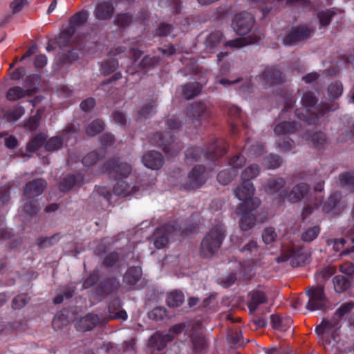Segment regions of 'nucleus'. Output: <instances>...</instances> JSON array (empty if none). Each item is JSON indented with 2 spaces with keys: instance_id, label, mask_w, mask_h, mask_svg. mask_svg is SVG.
I'll list each match as a JSON object with an SVG mask.
<instances>
[{
  "instance_id": "nucleus-27",
  "label": "nucleus",
  "mask_w": 354,
  "mask_h": 354,
  "mask_svg": "<svg viewBox=\"0 0 354 354\" xmlns=\"http://www.w3.org/2000/svg\"><path fill=\"white\" fill-rule=\"evenodd\" d=\"M270 319L273 328L281 331L286 330L292 324V319L289 316L283 317L279 315H272Z\"/></svg>"
},
{
  "instance_id": "nucleus-2",
  "label": "nucleus",
  "mask_w": 354,
  "mask_h": 354,
  "mask_svg": "<svg viewBox=\"0 0 354 354\" xmlns=\"http://www.w3.org/2000/svg\"><path fill=\"white\" fill-rule=\"evenodd\" d=\"M103 170L111 179L117 181L113 188L115 195L126 196L131 193L133 187L125 180L131 173V165L121 162L117 158H112L104 162Z\"/></svg>"
},
{
  "instance_id": "nucleus-25",
  "label": "nucleus",
  "mask_w": 354,
  "mask_h": 354,
  "mask_svg": "<svg viewBox=\"0 0 354 354\" xmlns=\"http://www.w3.org/2000/svg\"><path fill=\"white\" fill-rule=\"evenodd\" d=\"M170 342H171L170 335L156 332L150 337L149 346L153 350L162 351Z\"/></svg>"
},
{
  "instance_id": "nucleus-34",
  "label": "nucleus",
  "mask_w": 354,
  "mask_h": 354,
  "mask_svg": "<svg viewBox=\"0 0 354 354\" xmlns=\"http://www.w3.org/2000/svg\"><path fill=\"white\" fill-rule=\"evenodd\" d=\"M223 34L220 30H214L210 32L206 37L204 44L207 49H214L221 42Z\"/></svg>"
},
{
  "instance_id": "nucleus-51",
  "label": "nucleus",
  "mask_w": 354,
  "mask_h": 354,
  "mask_svg": "<svg viewBox=\"0 0 354 354\" xmlns=\"http://www.w3.org/2000/svg\"><path fill=\"white\" fill-rule=\"evenodd\" d=\"M88 17V12L86 10L78 12L73 15L70 19V24L75 27L85 24Z\"/></svg>"
},
{
  "instance_id": "nucleus-44",
  "label": "nucleus",
  "mask_w": 354,
  "mask_h": 354,
  "mask_svg": "<svg viewBox=\"0 0 354 354\" xmlns=\"http://www.w3.org/2000/svg\"><path fill=\"white\" fill-rule=\"evenodd\" d=\"M339 179L342 187L354 192V172L346 171L339 174Z\"/></svg>"
},
{
  "instance_id": "nucleus-63",
  "label": "nucleus",
  "mask_w": 354,
  "mask_h": 354,
  "mask_svg": "<svg viewBox=\"0 0 354 354\" xmlns=\"http://www.w3.org/2000/svg\"><path fill=\"white\" fill-rule=\"evenodd\" d=\"M156 112V102L151 101L143 106L139 111L140 118H147Z\"/></svg>"
},
{
  "instance_id": "nucleus-52",
  "label": "nucleus",
  "mask_w": 354,
  "mask_h": 354,
  "mask_svg": "<svg viewBox=\"0 0 354 354\" xmlns=\"http://www.w3.org/2000/svg\"><path fill=\"white\" fill-rule=\"evenodd\" d=\"M118 68V62L115 59H109L104 62L101 65V71L104 75L115 72Z\"/></svg>"
},
{
  "instance_id": "nucleus-56",
  "label": "nucleus",
  "mask_w": 354,
  "mask_h": 354,
  "mask_svg": "<svg viewBox=\"0 0 354 354\" xmlns=\"http://www.w3.org/2000/svg\"><path fill=\"white\" fill-rule=\"evenodd\" d=\"M320 232L319 226H313L308 228L301 234V240L306 242H310L315 239Z\"/></svg>"
},
{
  "instance_id": "nucleus-17",
  "label": "nucleus",
  "mask_w": 354,
  "mask_h": 354,
  "mask_svg": "<svg viewBox=\"0 0 354 354\" xmlns=\"http://www.w3.org/2000/svg\"><path fill=\"white\" fill-rule=\"evenodd\" d=\"M247 306L250 313H254L259 306L268 302L266 294L260 290H252L248 293Z\"/></svg>"
},
{
  "instance_id": "nucleus-58",
  "label": "nucleus",
  "mask_w": 354,
  "mask_h": 354,
  "mask_svg": "<svg viewBox=\"0 0 354 354\" xmlns=\"http://www.w3.org/2000/svg\"><path fill=\"white\" fill-rule=\"evenodd\" d=\"M160 5L169 7L173 14L180 13L182 9L181 0H160Z\"/></svg>"
},
{
  "instance_id": "nucleus-5",
  "label": "nucleus",
  "mask_w": 354,
  "mask_h": 354,
  "mask_svg": "<svg viewBox=\"0 0 354 354\" xmlns=\"http://www.w3.org/2000/svg\"><path fill=\"white\" fill-rule=\"evenodd\" d=\"M225 237V230L223 224L213 226L201 243V256L203 258H211L220 249Z\"/></svg>"
},
{
  "instance_id": "nucleus-14",
  "label": "nucleus",
  "mask_w": 354,
  "mask_h": 354,
  "mask_svg": "<svg viewBox=\"0 0 354 354\" xmlns=\"http://www.w3.org/2000/svg\"><path fill=\"white\" fill-rule=\"evenodd\" d=\"M76 129L73 125L68 126L62 132L61 136H57L46 140L44 149L46 151H55L62 148L64 139H69L71 137H75Z\"/></svg>"
},
{
  "instance_id": "nucleus-61",
  "label": "nucleus",
  "mask_w": 354,
  "mask_h": 354,
  "mask_svg": "<svg viewBox=\"0 0 354 354\" xmlns=\"http://www.w3.org/2000/svg\"><path fill=\"white\" fill-rule=\"evenodd\" d=\"M59 234H55L49 237H41L38 241L39 248H47L53 245L59 241Z\"/></svg>"
},
{
  "instance_id": "nucleus-57",
  "label": "nucleus",
  "mask_w": 354,
  "mask_h": 354,
  "mask_svg": "<svg viewBox=\"0 0 354 354\" xmlns=\"http://www.w3.org/2000/svg\"><path fill=\"white\" fill-rule=\"evenodd\" d=\"M30 298L26 294L17 295L12 301V307L15 310H19L24 307L30 301Z\"/></svg>"
},
{
  "instance_id": "nucleus-40",
  "label": "nucleus",
  "mask_w": 354,
  "mask_h": 354,
  "mask_svg": "<svg viewBox=\"0 0 354 354\" xmlns=\"http://www.w3.org/2000/svg\"><path fill=\"white\" fill-rule=\"evenodd\" d=\"M104 122L101 119H95L86 127V133L88 136H95L104 129Z\"/></svg>"
},
{
  "instance_id": "nucleus-35",
  "label": "nucleus",
  "mask_w": 354,
  "mask_h": 354,
  "mask_svg": "<svg viewBox=\"0 0 354 354\" xmlns=\"http://www.w3.org/2000/svg\"><path fill=\"white\" fill-rule=\"evenodd\" d=\"M243 150L246 151L249 157L256 158L263 153L264 146L258 142H255V143L252 144L251 142L247 141L245 144Z\"/></svg>"
},
{
  "instance_id": "nucleus-12",
  "label": "nucleus",
  "mask_w": 354,
  "mask_h": 354,
  "mask_svg": "<svg viewBox=\"0 0 354 354\" xmlns=\"http://www.w3.org/2000/svg\"><path fill=\"white\" fill-rule=\"evenodd\" d=\"M205 173V166L201 165L194 166L188 174V181L180 186V189L190 191L201 187L206 182Z\"/></svg>"
},
{
  "instance_id": "nucleus-4",
  "label": "nucleus",
  "mask_w": 354,
  "mask_h": 354,
  "mask_svg": "<svg viewBox=\"0 0 354 354\" xmlns=\"http://www.w3.org/2000/svg\"><path fill=\"white\" fill-rule=\"evenodd\" d=\"M228 145L227 142L221 138H216L206 149L199 147H191L185 151V158L192 161H198L202 157L205 160L216 161L223 156L227 151Z\"/></svg>"
},
{
  "instance_id": "nucleus-53",
  "label": "nucleus",
  "mask_w": 354,
  "mask_h": 354,
  "mask_svg": "<svg viewBox=\"0 0 354 354\" xmlns=\"http://www.w3.org/2000/svg\"><path fill=\"white\" fill-rule=\"evenodd\" d=\"M101 148L99 149L102 153L106 154V149L111 147L115 142V137L112 133H105L102 134L100 139Z\"/></svg>"
},
{
  "instance_id": "nucleus-15",
  "label": "nucleus",
  "mask_w": 354,
  "mask_h": 354,
  "mask_svg": "<svg viewBox=\"0 0 354 354\" xmlns=\"http://www.w3.org/2000/svg\"><path fill=\"white\" fill-rule=\"evenodd\" d=\"M263 86L266 88L281 84L284 82V75L278 68L268 66L261 73Z\"/></svg>"
},
{
  "instance_id": "nucleus-19",
  "label": "nucleus",
  "mask_w": 354,
  "mask_h": 354,
  "mask_svg": "<svg viewBox=\"0 0 354 354\" xmlns=\"http://www.w3.org/2000/svg\"><path fill=\"white\" fill-rule=\"evenodd\" d=\"M114 13L115 7L108 1L97 3L93 12L95 19L99 21H108L112 18Z\"/></svg>"
},
{
  "instance_id": "nucleus-33",
  "label": "nucleus",
  "mask_w": 354,
  "mask_h": 354,
  "mask_svg": "<svg viewBox=\"0 0 354 354\" xmlns=\"http://www.w3.org/2000/svg\"><path fill=\"white\" fill-rule=\"evenodd\" d=\"M239 250L246 258L251 260L257 258L259 254V247L257 242L254 240L250 241L240 248Z\"/></svg>"
},
{
  "instance_id": "nucleus-31",
  "label": "nucleus",
  "mask_w": 354,
  "mask_h": 354,
  "mask_svg": "<svg viewBox=\"0 0 354 354\" xmlns=\"http://www.w3.org/2000/svg\"><path fill=\"white\" fill-rule=\"evenodd\" d=\"M82 178L80 176L68 175L64 177L59 184V190L62 192H67L70 191L74 186L80 185V182Z\"/></svg>"
},
{
  "instance_id": "nucleus-48",
  "label": "nucleus",
  "mask_w": 354,
  "mask_h": 354,
  "mask_svg": "<svg viewBox=\"0 0 354 354\" xmlns=\"http://www.w3.org/2000/svg\"><path fill=\"white\" fill-rule=\"evenodd\" d=\"M41 76L37 73L26 75L23 80V84L26 88H34L35 93L37 91V86L40 83Z\"/></svg>"
},
{
  "instance_id": "nucleus-60",
  "label": "nucleus",
  "mask_w": 354,
  "mask_h": 354,
  "mask_svg": "<svg viewBox=\"0 0 354 354\" xmlns=\"http://www.w3.org/2000/svg\"><path fill=\"white\" fill-rule=\"evenodd\" d=\"M100 278V271L94 270L88 277L86 278L83 283V288L88 289L97 284Z\"/></svg>"
},
{
  "instance_id": "nucleus-49",
  "label": "nucleus",
  "mask_w": 354,
  "mask_h": 354,
  "mask_svg": "<svg viewBox=\"0 0 354 354\" xmlns=\"http://www.w3.org/2000/svg\"><path fill=\"white\" fill-rule=\"evenodd\" d=\"M343 93V85L339 81L331 82L328 86V96L332 99L339 98Z\"/></svg>"
},
{
  "instance_id": "nucleus-7",
  "label": "nucleus",
  "mask_w": 354,
  "mask_h": 354,
  "mask_svg": "<svg viewBox=\"0 0 354 354\" xmlns=\"http://www.w3.org/2000/svg\"><path fill=\"white\" fill-rule=\"evenodd\" d=\"M254 191L255 189L252 182H242L237 187L235 195L239 200L243 201L239 205V209L250 207V210H255L260 205L261 201L258 198L253 197Z\"/></svg>"
},
{
  "instance_id": "nucleus-23",
  "label": "nucleus",
  "mask_w": 354,
  "mask_h": 354,
  "mask_svg": "<svg viewBox=\"0 0 354 354\" xmlns=\"http://www.w3.org/2000/svg\"><path fill=\"white\" fill-rule=\"evenodd\" d=\"M253 211L250 207H245L243 209H239L237 207V214L240 216L239 226L242 230H249L254 225L256 217L252 213Z\"/></svg>"
},
{
  "instance_id": "nucleus-3",
  "label": "nucleus",
  "mask_w": 354,
  "mask_h": 354,
  "mask_svg": "<svg viewBox=\"0 0 354 354\" xmlns=\"http://www.w3.org/2000/svg\"><path fill=\"white\" fill-rule=\"evenodd\" d=\"M166 131L164 133L156 132L150 138V142L160 147L171 156H175L182 149V145L176 142L174 133L178 132L182 124L176 118L168 119L166 122Z\"/></svg>"
},
{
  "instance_id": "nucleus-54",
  "label": "nucleus",
  "mask_w": 354,
  "mask_h": 354,
  "mask_svg": "<svg viewBox=\"0 0 354 354\" xmlns=\"http://www.w3.org/2000/svg\"><path fill=\"white\" fill-rule=\"evenodd\" d=\"M335 15V12L330 9L319 12L317 13V17L319 19L320 25L325 27L328 26Z\"/></svg>"
},
{
  "instance_id": "nucleus-24",
  "label": "nucleus",
  "mask_w": 354,
  "mask_h": 354,
  "mask_svg": "<svg viewBox=\"0 0 354 354\" xmlns=\"http://www.w3.org/2000/svg\"><path fill=\"white\" fill-rule=\"evenodd\" d=\"M100 324V317L97 315L88 313L77 321L75 327L80 331H88Z\"/></svg>"
},
{
  "instance_id": "nucleus-26",
  "label": "nucleus",
  "mask_w": 354,
  "mask_h": 354,
  "mask_svg": "<svg viewBox=\"0 0 354 354\" xmlns=\"http://www.w3.org/2000/svg\"><path fill=\"white\" fill-rule=\"evenodd\" d=\"M35 93L34 88H24L16 86L10 88L6 95V99L9 101L15 102L26 96H32Z\"/></svg>"
},
{
  "instance_id": "nucleus-43",
  "label": "nucleus",
  "mask_w": 354,
  "mask_h": 354,
  "mask_svg": "<svg viewBox=\"0 0 354 354\" xmlns=\"http://www.w3.org/2000/svg\"><path fill=\"white\" fill-rule=\"evenodd\" d=\"M104 156V152L102 153L99 149L93 150L82 158V164L88 167H91Z\"/></svg>"
},
{
  "instance_id": "nucleus-9",
  "label": "nucleus",
  "mask_w": 354,
  "mask_h": 354,
  "mask_svg": "<svg viewBox=\"0 0 354 354\" xmlns=\"http://www.w3.org/2000/svg\"><path fill=\"white\" fill-rule=\"evenodd\" d=\"M179 230L176 221L168 222L156 229L153 232V245L158 250L164 248L169 243L171 236Z\"/></svg>"
},
{
  "instance_id": "nucleus-39",
  "label": "nucleus",
  "mask_w": 354,
  "mask_h": 354,
  "mask_svg": "<svg viewBox=\"0 0 354 354\" xmlns=\"http://www.w3.org/2000/svg\"><path fill=\"white\" fill-rule=\"evenodd\" d=\"M201 91V86L196 82L187 83L183 86V94L187 99H192L198 95Z\"/></svg>"
},
{
  "instance_id": "nucleus-59",
  "label": "nucleus",
  "mask_w": 354,
  "mask_h": 354,
  "mask_svg": "<svg viewBox=\"0 0 354 354\" xmlns=\"http://www.w3.org/2000/svg\"><path fill=\"white\" fill-rule=\"evenodd\" d=\"M67 324V317L65 316L62 313H57L52 321V326L55 330L62 329L64 326H66Z\"/></svg>"
},
{
  "instance_id": "nucleus-42",
  "label": "nucleus",
  "mask_w": 354,
  "mask_h": 354,
  "mask_svg": "<svg viewBox=\"0 0 354 354\" xmlns=\"http://www.w3.org/2000/svg\"><path fill=\"white\" fill-rule=\"evenodd\" d=\"M260 173V167L257 164H252L247 167L241 173L243 182H251Z\"/></svg>"
},
{
  "instance_id": "nucleus-22",
  "label": "nucleus",
  "mask_w": 354,
  "mask_h": 354,
  "mask_svg": "<svg viewBox=\"0 0 354 354\" xmlns=\"http://www.w3.org/2000/svg\"><path fill=\"white\" fill-rule=\"evenodd\" d=\"M307 259V254L303 248H292L288 254L281 257V261H290L292 266H301Z\"/></svg>"
},
{
  "instance_id": "nucleus-38",
  "label": "nucleus",
  "mask_w": 354,
  "mask_h": 354,
  "mask_svg": "<svg viewBox=\"0 0 354 354\" xmlns=\"http://www.w3.org/2000/svg\"><path fill=\"white\" fill-rule=\"evenodd\" d=\"M238 174V171L235 169L230 168L221 171L217 175L218 182L226 185L229 184Z\"/></svg>"
},
{
  "instance_id": "nucleus-6",
  "label": "nucleus",
  "mask_w": 354,
  "mask_h": 354,
  "mask_svg": "<svg viewBox=\"0 0 354 354\" xmlns=\"http://www.w3.org/2000/svg\"><path fill=\"white\" fill-rule=\"evenodd\" d=\"M342 326L341 321L332 317L330 319H323L321 324L315 328L325 349L333 348L337 343L338 330Z\"/></svg>"
},
{
  "instance_id": "nucleus-28",
  "label": "nucleus",
  "mask_w": 354,
  "mask_h": 354,
  "mask_svg": "<svg viewBox=\"0 0 354 354\" xmlns=\"http://www.w3.org/2000/svg\"><path fill=\"white\" fill-rule=\"evenodd\" d=\"M340 195L337 193H333L328 197V201L322 207V211L325 214H336L339 212V208L338 205L340 201Z\"/></svg>"
},
{
  "instance_id": "nucleus-55",
  "label": "nucleus",
  "mask_w": 354,
  "mask_h": 354,
  "mask_svg": "<svg viewBox=\"0 0 354 354\" xmlns=\"http://www.w3.org/2000/svg\"><path fill=\"white\" fill-rule=\"evenodd\" d=\"M120 256L118 252L113 251L109 253L102 261L103 266L106 268L115 266L120 261Z\"/></svg>"
},
{
  "instance_id": "nucleus-13",
  "label": "nucleus",
  "mask_w": 354,
  "mask_h": 354,
  "mask_svg": "<svg viewBox=\"0 0 354 354\" xmlns=\"http://www.w3.org/2000/svg\"><path fill=\"white\" fill-rule=\"evenodd\" d=\"M254 23L253 16L248 12H243L235 15L232 26L238 35H245L252 30Z\"/></svg>"
},
{
  "instance_id": "nucleus-10",
  "label": "nucleus",
  "mask_w": 354,
  "mask_h": 354,
  "mask_svg": "<svg viewBox=\"0 0 354 354\" xmlns=\"http://www.w3.org/2000/svg\"><path fill=\"white\" fill-rule=\"evenodd\" d=\"M314 33V29L306 25L292 27L290 32L283 38L282 43L286 46H292L298 42L306 41Z\"/></svg>"
},
{
  "instance_id": "nucleus-32",
  "label": "nucleus",
  "mask_w": 354,
  "mask_h": 354,
  "mask_svg": "<svg viewBox=\"0 0 354 354\" xmlns=\"http://www.w3.org/2000/svg\"><path fill=\"white\" fill-rule=\"evenodd\" d=\"M286 183V182L283 178H270L268 180L265 190L270 194H279V191L285 187ZM277 197L278 196H277Z\"/></svg>"
},
{
  "instance_id": "nucleus-1",
  "label": "nucleus",
  "mask_w": 354,
  "mask_h": 354,
  "mask_svg": "<svg viewBox=\"0 0 354 354\" xmlns=\"http://www.w3.org/2000/svg\"><path fill=\"white\" fill-rule=\"evenodd\" d=\"M317 97L313 92H305L301 100L302 107L295 110L296 117L308 124H315L319 118L338 108V104L335 102L317 104Z\"/></svg>"
},
{
  "instance_id": "nucleus-29",
  "label": "nucleus",
  "mask_w": 354,
  "mask_h": 354,
  "mask_svg": "<svg viewBox=\"0 0 354 354\" xmlns=\"http://www.w3.org/2000/svg\"><path fill=\"white\" fill-rule=\"evenodd\" d=\"M142 274V268L140 266L129 267L124 274V282L130 286H134L140 279Z\"/></svg>"
},
{
  "instance_id": "nucleus-46",
  "label": "nucleus",
  "mask_w": 354,
  "mask_h": 354,
  "mask_svg": "<svg viewBox=\"0 0 354 354\" xmlns=\"http://www.w3.org/2000/svg\"><path fill=\"white\" fill-rule=\"evenodd\" d=\"M260 39V37H250L249 41H248L247 38H236L232 40H230L225 42V46H229L231 48H241L243 47L248 44H253L257 42Z\"/></svg>"
},
{
  "instance_id": "nucleus-41",
  "label": "nucleus",
  "mask_w": 354,
  "mask_h": 354,
  "mask_svg": "<svg viewBox=\"0 0 354 354\" xmlns=\"http://www.w3.org/2000/svg\"><path fill=\"white\" fill-rule=\"evenodd\" d=\"M133 16L129 12L118 13L115 17L113 23L120 28H125L133 22Z\"/></svg>"
},
{
  "instance_id": "nucleus-47",
  "label": "nucleus",
  "mask_w": 354,
  "mask_h": 354,
  "mask_svg": "<svg viewBox=\"0 0 354 354\" xmlns=\"http://www.w3.org/2000/svg\"><path fill=\"white\" fill-rule=\"evenodd\" d=\"M282 163L281 158L277 154H270L266 156L263 160V164L268 169H274L281 166Z\"/></svg>"
},
{
  "instance_id": "nucleus-18",
  "label": "nucleus",
  "mask_w": 354,
  "mask_h": 354,
  "mask_svg": "<svg viewBox=\"0 0 354 354\" xmlns=\"http://www.w3.org/2000/svg\"><path fill=\"white\" fill-rule=\"evenodd\" d=\"M47 183L42 178H37L27 183L24 187V195L28 198H32L41 194Z\"/></svg>"
},
{
  "instance_id": "nucleus-45",
  "label": "nucleus",
  "mask_w": 354,
  "mask_h": 354,
  "mask_svg": "<svg viewBox=\"0 0 354 354\" xmlns=\"http://www.w3.org/2000/svg\"><path fill=\"white\" fill-rule=\"evenodd\" d=\"M333 282L335 290L337 292H343L350 287V281L342 275H337L333 277Z\"/></svg>"
},
{
  "instance_id": "nucleus-37",
  "label": "nucleus",
  "mask_w": 354,
  "mask_h": 354,
  "mask_svg": "<svg viewBox=\"0 0 354 354\" xmlns=\"http://www.w3.org/2000/svg\"><path fill=\"white\" fill-rule=\"evenodd\" d=\"M46 136L44 133H39L33 137L26 145V150L28 152H35L41 146L44 145L46 140Z\"/></svg>"
},
{
  "instance_id": "nucleus-16",
  "label": "nucleus",
  "mask_w": 354,
  "mask_h": 354,
  "mask_svg": "<svg viewBox=\"0 0 354 354\" xmlns=\"http://www.w3.org/2000/svg\"><path fill=\"white\" fill-rule=\"evenodd\" d=\"M120 286V283L117 278L107 277L96 286L95 292L98 296L106 297L117 292Z\"/></svg>"
},
{
  "instance_id": "nucleus-62",
  "label": "nucleus",
  "mask_w": 354,
  "mask_h": 354,
  "mask_svg": "<svg viewBox=\"0 0 354 354\" xmlns=\"http://www.w3.org/2000/svg\"><path fill=\"white\" fill-rule=\"evenodd\" d=\"M326 136L322 131H317L311 136V142L315 148H322L326 142Z\"/></svg>"
},
{
  "instance_id": "nucleus-20",
  "label": "nucleus",
  "mask_w": 354,
  "mask_h": 354,
  "mask_svg": "<svg viewBox=\"0 0 354 354\" xmlns=\"http://www.w3.org/2000/svg\"><path fill=\"white\" fill-rule=\"evenodd\" d=\"M142 161L144 165L153 170L160 169L164 164V158L161 153L150 151L142 156Z\"/></svg>"
},
{
  "instance_id": "nucleus-30",
  "label": "nucleus",
  "mask_w": 354,
  "mask_h": 354,
  "mask_svg": "<svg viewBox=\"0 0 354 354\" xmlns=\"http://www.w3.org/2000/svg\"><path fill=\"white\" fill-rule=\"evenodd\" d=\"M300 125L297 122H281L277 124L274 129L275 134L286 135L298 131Z\"/></svg>"
},
{
  "instance_id": "nucleus-8",
  "label": "nucleus",
  "mask_w": 354,
  "mask_h": 354,
  "mask_svg": "<svg viewBox=\"0 0 354 354\" xmlns=\"http://www.w3.org/2000/svg\"><path fill=\"white\" fill-rule=\"evenodd\" d=\"M310 185L306 183L295 185L291 190L283 189L280 192L276 200L279 204L287 200L290 203H297L304 199L309 193Z\"/></svg>"
},
{
  "instance_id": "nucleus-64",
  "label": "nucleus",
  "mask_w": 354,
  "mask_h": 354,
  "mask_svg": "<svg viewBox=\"0 0 354 354\" xmlns=\"http://www.w3.org/2000/svg\"><path fill=\"white\" fill-rule=\"evenodd\" d=\"M151 319L158 321L163 319L167 316V310L160 306L153 308L148 314Z\"/></svg>"
},
{
  "instance_id": "nucleus-36",
  "label": "nucleus",
  "mask_w": 354,
  "mask_h": 354,
  "mask_svg": "<svg viewBox=\"0 0 354 354\" xmlns=\"http://www.w3.org/2000/svg\"><path fill=\"white\" fill-rule=\"evenodd\" d=\"M185 297L181 291L174 290L169 292L167 296L166 303L169 307H178L183 304Z\"/></svg>"
},
{
  "instance_id": "nucleus-21",
  "label": "nucleus",
  "mask_w": 354,
  "mask_h": 354,
  "mask_svg": "<svg viewBox=\"0 0 354 354\" xmlns=\"http://www.w3.org/2000/svg\"><path fill=\"white\" fill-rule=\"evenodd\" d=\"M187 115L193 121L199 122L203 118H207L209 112L205 102H198L191 104L187 109Z\"/></svg>"
},
{
  "instance_id": "nucleus-50",
  "label": "nucleus",
  "mask_w": 354,
  "mask_h": 354,
  "mask_svg": "<svg viewBox=\"0 0 354 354\" xmlns=\"http://www.w3.org/2000/svg\"><path fill=\"white\" fill-rule=\"evenodd\" d=\"M353 308L354 302L348 301L344 303L336 310L333 317L341 321V319L351 313Z\"/></svg>"
},
{
  "instance_id": "nucleus-11",
  "label": "nucleus",
  "mask_w": 354,
  "mask_h": 354,
  "mask_svg": "<svg viewBox=\"0 0 354 354\" xmlns=\"http://www.w3.org/2000/svg\"><path fill=\"white\" fill-rule=\"evenodd\" d=\"M306 294L308 297V301L306 306L308 310L315 311L326 308L327 299L322 286L310 287L306 291Z\"/></svg>"
}]
</instances>
